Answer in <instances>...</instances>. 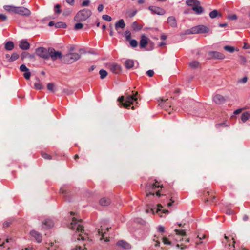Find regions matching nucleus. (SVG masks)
<instances>
[{
    "instance_id": "f257e3e1",
    "label": "nucleus",
    "mask_w": 250,
    "mask_h": 250,
    "mask_svg": "<svg viewBox=\"0 0 250 250\" xmlns=\"http://www.w3.org/2000/svg\"><path fill=\"white\" fill-rule=\"evenodd\" d=\"M82 222V220H77L74 217L73 218L72 221L71 223V229H76V235L77 236L78 240H83L84 241L86 239H88L87 234L84 233V229L83 226L81 224H78V222Z\"/></svg>"
},
{
    "instance_id": "f03ea898",
    "label": "nucleus",
    "mask_w": 250,
    "mask_h": 250,
    "mask_svg": "<svg viewBox=\"0 0 250 250\" xmlns=\"http://www.w3.org/2000/svg\"><path fill=\"white\" fill-rule=\"evenodd\" d=\"M163 188V185L157 181H155L153 184H148L146 186V197L151 195L154 196L155 194L160 196Z\"/></svg>"
},
{
    "instance_id": "7ed1b4c3",
    "label": "nucleus",
    "mask_w": 250,
    "mask_h": 250,
    "mask_svg": "<svg viewBox=\"0 0 250 250\" xmlns=\"http://www.w3.org/2000/svg\"><path fill=\"white\" fill-rule=\"evenodd\" d=\"M133 92V91L132 92ZM138 92L135 91L132 95H127L125 97L122 96L118 98V101L122 103L124 107L129 109V107L134 103L137 104Z\"/></svg>"
},
{
    "instance_id": "20e7f679",
    "label": "nucleus",
    "mask_w": 250,
    "mask_h": 250,
    "mask_svg": "<svg viewBox=\"0 0 250 250\" xmlns=\"http://www.w3.org/2000/svg\"><path fill=\"white\" fill-rule=\"evenodd\" d=\"M148 44L150 45L151 49L154 47V43L150 42L148 37L145 35H142L141 36L140 41V47L141 48H145Z\"/></svg>"
},
{
    "instance_id": "39448f33",
    "label": "nucleus",
    "mask_w": 250,
    "mask_h": 250,
    "mask_svg": "<svg viewBox=\"0 0 250 250\" xmlns=\"http://www.w3.org/2000/svg\"><path fill=\"white\" fill-rule=\"evenodd\" d=\"M216 192L213 190H205L203 192V197L206 201H213L216 198Z\"/></svg>"
},
{
    "instance_id": "423d86ee",
    "label": "nucleus",
    "mask_w": 250,
    "mask_h": 250,
    "mask_svg": "<svg viewBox=\"0 0 250 250\" xmlns=\"http://www.w3.org/2000/svg\"><path fill=\"white\" fill-rule=\"evenodd\" d=\"M208 31V28L202 25L194 26L191 29V32L193 34L205 33Z\"/></svg>"
},
{
    "instance_id": "0eeeda50",
    "label": "nucleus",
    "mask_w": 250,
    "mask_h": 250,
    "mask_svg": "<svg viewBox=\"0 0 250 250\" xmlns=\"http://www.w3.org/2000/svg\"><path fill=\"white\" fill-rule=\"evenodd\" d=\"M36 53L40 57L44 59H47L49 57V52L44 48L40 47L37 48L36 50Z\"/></svg>"
},
{
    "instance_id": "6e6552de",
    "label": "nucleus",
    "mask_w": 250,
    "mask_h": 250,
    "mask_svg": "<svg viewBox=\"0 0 250 250\" xmlns=\"http://www.w3.org/2000/svg\"><path fill=\"white\" fill-rule=\"evenodd\" d=\"M148 9L151 11V13L153 14L163 15L166 13V11L164 9L158 6H151L148 7Z\"/></svg>"
},
{
    "instance_id": "1a4fd4ad",
    "label": "nucleus",
    "mask_w": 250,
    "mask_h": 250,
    "mask_svg": "<svg viewBox=\"0 0 250 250\" xmlns=\"http://www.w3.org/2000/svg\"><path fill=\"white\" fill-rule=\"evenodd\" d=\"M108 68L114 74H120L122 71V68L121 66L115 63L109 64Z\"/></svg>"
},
{
    "instance_id": "9d476101",
    "label": "nucleus",
    "mask_w": 250,
    "mask_h": 250,
    "mask_svg": "<svg viewBox=\"0 0 250 250\" xmlns=\"http://www.w3.org/2000/svg\"><path fill=\"white\" fill-rule=\"evenodd\" d=\"M16 14L22 16H29L30 14V11L25 7H17Z\"/></svg>"
},
{
    "instance_id": "9b49d317",
    "label": "nucleus",
    "mask_w": 250,
    "mask_h": 250,
    "mask_svg": "<svg viewBox=\"0 0 250 250\" xmlns=\"http://www.w3.org/2000/svg\"><path fill=\"white\" fill-rule=\"evenodd\" d=\"M49 56L53 60H56L57 58H61L62 54L60 52L56 51L54 49H51L49 52Z\"/></svg>"
},
{
    "instance_id": "f8f14e48",
    "label": "nucleus",
    "mask_w": 250,
    "mask_h": 250,
    "mask_svg": "<svg viewBox=\"0 0 250 250\" xmlns=\"http://www.w3.org/2000/svg\"><path fill=\"white\" fill-rule=\"evenodd\" d=\"M30 235L32 238L36 240L38 242H41L42 239V236L38 232L33 230L30 232Z\"/></svg>"
},
{
    "instance_id": "ddd939ff",
    "label": "nucleus",
    "mask_w": 250,
    "mask_h": 250,
    "mask_svg": "<svg viewBox=\"0 0 250 250\" xmlns=\"http://www.w3.org/2000/svg\"><path fill=\"white\" fill-rule=\"evenodd\" d=\"M192 9L198 14H200L203 12V8L200 6V3L198 1L196 2V4L192 7Z\"/></svg>"
},
{
    "instance_id": "4468645a",
    "label": "nucleus",
    "mask_w": 250,
    "mask_h": 250,
    "mask_svg": "<svg viewBox=\"0 0 250 250\" xmlns=\"http://www.w3.org/2000/svg\"><path fill=\"white\" fill-rule=\"evenodd\" d=\"M162 208L163 207L161 204H159L157 205V208L155 211V213L160 217L162 216L163 214H165L168 212L167 210L162 209Z\"/></svg>"
},
{
    "instance_id": "2eb2a0df",
    "label": "nucleus",
    "mask_w": 250,
    "mask_h": 250,
    "mask_svg": "<svg viewBox=\"0 0 250 250\" xmlns=\"http://www.w3.org/2000/svg\"><path fill=\"white\" fill-rule=\"evenodd\" d=\"M20 48L22 50H27L29 48L30 44L26 40H22L19 44Z\"/></svg>"
},
{
    "instance_id": "dca6fc26",
    "label": "nucleus",
    "mask_w": 250,
    "mask_h": 250,
    "mask_svg": "<svg viewBox=\"0 0 250 250\" xmlns=\"http://www.w3.org/2000/svg\"><path fill=\"white\" fill-rule=\"evenodd\" d=\"M167 22L171 27H174L177 25V21L175 18L173 16L169 17L167 19Z\"/></svg>"
},
{
    "instance_id": "f3484780",
    "label": "nucleus",
    "mask_w": 250,
    "mask_h": 250,
    "mask_svg": "<svg viewBox=\"0 0 250 250\" xmlns=\"http://www.w3.org/2000/svg\"><path fill=\"white\" fill-rule=\"evenodd\" d=\"M125 26V23L123 19L117 21L115 24V29L118 30L119 28L124 29Z\"/></svg>"
},
{
    "instance_id": "a211bd4d",
    "label": "nucleus",
    "mask_w": 250,
    "mask_h": 250,
    "mask_svg": "<svg viewBox=\"0 0 250 250\" xmlns=\"http://www.w3.org/2000/svg\"><path fill=\"white\" fill-rule=\"evenodd\" d=\"M68 59V62H71L75 60H77L79 59L80 56L77 53H71L68 55L67 56Z\"/></svg>"
},
{
    "instance_id": "6ab92c4d",
    "label": "nucleus",
    "mask_w": 250,
    "mask_h": 250,
    "mask_svg": "<svg viewBox=\"0 0 250 250\" xmlns=\"http://www.w3.org/2000/svg\"><path fill=\"white\" fill-rule=\"evenodd\" d=\"M17 7L13 6V5H5L4 6V9L6 11L11 13H16Z\"/></svg>"
},
{
    "instance_id": "aec40b11",
    "label": "nucleus",
    "mask_w": 250,
    "mask_h": 250,
    "mask_svg": "<svg viewBox=\"0 0 250 250\" xmlns=\"http://www.w3.org/2000/svg\"><path fill=\"white\" fill-rule=\"evenodd\" d=\"M213 101L215 103L220 104L225 101V99L220 95H216L214 97Z\"/></svg>"
},
{
    "instance_id": "412c9836",
    "label": "nucleus",
    "mask_w": 250,
    "mask_h": 250,
    "mask_svg": "<svg viewBox=\"0 0 250 250\" xmlns=\"http://www.w3.org/2000/svg\"><path fill=\"white\" fill-rule=\"evenodd\" d=\"M143 27V24L137 21L134 22L132 24V28L133 30L138 31L141 30Z\"/></svg>"
},
{
    "instance_id": "4be33fe9",
    "label": "nucleus",
    "mask_w": 250,
    "mask_h": 250,
    "mask_svg": "<svg viewBox=\"0 0 250 250\" xmlns=\"http://www.w3.org/2000/svg\"><path fill=\"white\" fill-rule=\"evenodd\" d=\"M197 238L200 240H207L208 238V235L206 233L203 231H200L198 233Z\"/></svg>"
},
{
    "instance_id": "5701e85b",
    "label": "nucleus",
    "mask_w": 250,
    "mask_h": 250,
    "mask_svg": "<svg viewBox=\"0 0 250 250\" xmlns=\"http://www.w3.org/2000/svg\"><path fill=\"white\" fill-rule=\"evenodd\" d=\"M134 61L132 60H127L125 63V67L128 69L132 68L134 66Z\"/></svg>"
},
{
    "instance_id": "b1692460",
    "label": "nucleus",
    "mask_w": 250,
    "mask_h": 250,
    "mask_svg": "<svg viewBox=\"0 0 250 250\" xmlns=\"http://www.w3.org/2000/svg\"><path fill=\"white\" fill-rule=\"evenodd\" d=\"M212 54V56L215 58L223 59L225 58V55L223 54L218 52H213Z\"/></svg>"
},
{
    "instance_id": "393cba45",
    "label": "nucleus",
    "mask_w": 250,
    "mask_h": 250,
    "mask_svg": "<svg viewBox=\"0 0 250 250\" xmlns=\"http://www.w3.org/2000/svg\"><path fill=\"white\" fill-rule=\"evenodd\" d=\"M110 203V200L108 198H102L100 201V204L101 205L105 206L108 205Z\"/></svg>"
},
{
    "instance_id": "a878e982",
    "label": "nucleus",
    "mask_w": 250,
    "mask_h": 250,
    "mask_svg": "<svg viewBox=\"0 0 250 250\" xmlns=\"http://www.w3.org/2000/svg\"><path fill=\"white\" fill-rule=\"evenodd\" d=\"M250 118V113L246 112L242 114L241 116V120L243 122H245Z\"/></svg>"
},
{
    "instance_id": "bb28decb",
    "label": "nucleus",
    "mask_w": 250,
    "mask_h": 250,
    "mask_svg": "<svg viewBox=\"0 0 250 250\" xmlns=\"http://www.w3.org/2000/svg\"><path fill=\"white\" fill-rule=\"evenodd\" d=\"M5 48L7 50H12L14 48V43L12 42H8L5 43Z\"/></svg>"
},
{
    "instance_id": "cd10ccee",
    "label": "nucleus",
    "mask_w": 250,
    "mask_h": 250,
    "mask_svg": "<svg viewBox=\"0 0 250 250\" xmlns=\"http://www.w3.org/2000/svg\"><path fill=\"white\" fill-rule=\"evenodd\" d=\"M19 57L18 54L16 53H13L8 59V62H12L17 60Z\"/></svg>"
},
{
    "instance_id": "c85d7f7f",
    "label": "nucleus",
    "mask_w": 250,
    "mask_h": 250,
    "mask_svg": "<svg viewBox=\"0 0 250 250\" xmlns=\"http://www.w3.org/2000/svg\"><path fill=\"white\" fill-rule=\"evenodd\" d=\"M175 233L177 235H180L181 236H184L186 235V232L184 229H177L175 230Z\"/></svg>"
},
{
    "instance_id": "c756f323",
    "label": "nucleus",
    "mask_w": 250,
    "mask_h": 250,
    "mask_svg": "<svg viewBox=\"0 0 250 250\" xmlns=\"http://www.w3.org/2000/svg\"><path fill=\"white\" fill-rule=\"evenodd\" d=\"M218 15L221 16V14H219L218 11L216 10H214L209 13L210 17L212 19L216 18Z\"/></svg>"
},
{
    "instance_id": "7c9ffc66",
    "label": "nucleus",
    "mask_w": 250,
    "mask_h": 250,
    "mask_svg": "<svg viewBox=\"0 0 250 250\" xmlns=\"http://www.w3.org/2000/svg\"><path fill=\"white\" fill-rule=\"evenodd\" d=\"M125 37L126 41H129L131 38V33L130 31L126 30L125 32Z\"/></svg>"
},
{
    "instance_id": "2f4dec72",
    "label": "nucleus",
    "mask_w": 250,
    "mask_h": 250,
    "mask_svg": "<svg viewBox=\"0 0 250 250\" xmlns=\"http://www.w3.org/2000/svg\"><path fill=\"white\" fill-rule=\"evenodd\" d=\"M117 245L119 246L124 247L125 248H126L127 247L128 245V244L127 243H126L125 241H118L117 242Z\"/></svg>"
},
{
    "instance_id": "473e14b6",
    "label": "nucleus",
    "mask_w": 250,
    "mask_h": 250,
    "mask_svg": "<svg viewBox=\"0 0 250 250\" xmlns=\"http://www.w3.org/2000/svg\"><path fill=\"white\" fill-rule=\"evenodd\" d=\"M54 11L55 13L59 14L61 13V5L60 4H56L54 6Z\"/></svg>"
},
{
    "instance_id": "72a5a7b5",
    "label": "nucleus",
    "mask_w": 250,
    "mask_h": 250,
    "mask_svg": "<svg viewBox=\"0 0 250 250\" xmlns=\"http://www.w3.org/2000/svg\"><path fill=\"white\" fill-rule=\"evenodd\" d=\"M99 74L100 75V77L101 79L104 78L107 75V72L103 69H102L100 71Z\"/></svg>"
},
{
    "instance_id": "f704fd0d",
    "label": "nucleus",
    "mask_w": 250,
    "mask_h": 250,
    "mask_svg": "<svg viewBox=\"0 0 250 250\" xmlns=\"http://www.w3.org/2000/svg\"><path fill=\"white\" fill-rule=\"evenodd\" d=\"M55 25L57 28H65L66 27V24L62 22H57Z\"/></svg>"
},
{
    "instance_id": "c9c22d12",
    "label": "nucleus",
    "mask_w": 250,
    "mask_h": 250,
    "mask_svg": "<svg viewBox=\"0 0 250 250\" xmlns=\"http://www.w3.org/2000/svg\"><path fill=\"white\" fill-rule=\"evenodd\" d=\"M129 41V44L132 47H136L138 45V42L135 40H130Z\"/></svg>"
},
{
    "instance_id": "e433bc0d",
    "label": "nucleus",
    "mask_w": 250,
    "mask_h": 250,
    "mask_svg": "<svg viewBox=\"0 0 250 250\" xmlns=\"http://www.w3.org/2000/svg\"><path fill=\"white\" fill-rule=\"evenodd\" d=\"M224 49L229 52H233L235 50V48L233 46H225L224 47Z\"/></svg>"
},
{
    "instance_id": "4c0bfd02",
    "label": "nucleus",
    "mask_w": 250,
    "mask_h": 250,
    "mask_svg": "<svg viewBox=\"0 0 250 250\" xmlns=\"http://www.w3.org/2000/svg\"><path fill=\"white\" fill-rule=\"evenodd\" d=\"M162 242L165 245H170L171 244V242L166 237H164L162 239Z\"/></svg>"
},
{
    "instance_id": "58836bf2",
    "label": "nucleus",
    "mask_w": 250,
    "mask_h": 250,
    "mask_svg": "<svg viewBox=\"0 0 250 250\" xmlns=\"http://www.w3.org/2000/svg\"><path fill=\"white\" fill-rule=\"evenodd\" d=\"M153 242H154L153 245L154 246H155V247L159 246L160 243V241H159L158 237H156V235L154 236V239H153Z\"/></svg>"
},
{
    "instance_id": "ea45409f",
    "label": "nucleus",
    "mask_w": 250,
    "mask_h": 250,
    "mask_svg": "<svg viewBox=\"0 0 250 250\" xmlns=\"http://www.w3.org/2000/svg\"><path fill=\"white\" fill-rule=\"evenodd\" d=\"M197 1V0H188L186 1V3L188 6L193 7L196 4Z\"/></svg>"
},
{
    "instance_id": "a19ab883",
    "label": "nucleus",
    "mask_w": 250,
    "mask_h": 250,
    "mask_svg": "<svg viewBox=\"0 0 250 250\" xmlns=\"http://www.w3.org/2000/svg\"><path fill=\"white\" fill-rule=\"evenodd\" d=\"M41 155H42V156L45 159L49 160V159H52L51 156L45 152H42Z\"/></svg>"
},
{
    "instance_id": "79ce46f5",
    "label": "nucleus",
    "mask_w": 250,
    "mask_h": 250,
    "mask_svg": "<svg viewBox=\"0 0 250 250\" xmlns=\"http://www.w3.org/2000/svg\"><path fill=\"white\" fill-rule=\"evenodd\" d=\"M83 248H82L81 246H76L75 249H73L72 250H86V248L85 247V243H83Z\"/></svg>"
},
{
    "instance_id": "37998d69",
    "label": "nucleus",
    "mask_w": 250,
    "mask_h": 250,
    "mask_svg": "<svg viewBox=\"0 0 250 250\" xmlns=\"http://www.w3.org/2000/svg\"><path fill=\"white\" fill-rule=\"evenodd\" d=\"M102 18L106 21H110L112 20V18L110 16H108V15H104L102 16Z\"/></svg>"
},
{
    "instance_id": "c03bdc74",
    "label": "nucleus",
    "mask_w": 250,
    "mask_h": 250,
    "mask_svg": "<svg viewBox=\"0 0 250 250\" xmlns=\"http://www.w3.org/2000/svg\"><path fill=\"white\" fill-rule=\"evenodd\" d=\"M24 78L27 79L29 80L30 78L31 73L29 72V70L25 72V73L23 74Z\"/></svg>"
},
{
    "instance_id": "a18cd8bd",
    "label": "nucleus",
    "mask_w": 250,
    "mask_h": 250,
    "mask_svg": "<svg viewBox=\"0 0 250 250\" xmlns=\"http://www.w3.org/2000/svg\"><path fill=\"white\" fill-rule=\"evenodd\" d=\"M20 69L22 72H26L29 70L24 64L21 65Z\"/></svg>"
},
{
    "instance_id": "49530a36",
    "label": "nucleus",
    "mask_w": 250,
    "mask_h": 250,
    "mask_svg": "<svg viewBox=\"0 0 250 250\" xmlns=\"http://www.w3.org/2000/svg\"><path fill=\"white\" fill-rule=\"evenodd\" d=\"M87 14H88V11L85 10H83L80 11L78 13V15H81V16H83L85 14H86L87 15Z\"/></svg>"
},
{
    "instance_id": "de8ad7c7",
    "label": "nucleus",
    "mask_w": 250,
    "mask_h": 250,
    "mask_svg": "<svg viewBox=\"0 0 250 250\" xmlns=\"http://www.w3.org/2000/svg\"><path fill=\"white\" fill-rule=\"evenodd\" d=\"M34 86L35 88L38 90L41 89L42 87V85L40 83H35Z\"/></svg>"
},
{
    "instance_id": "09e8293b",
    "label": "nucleus",
    "mask_w": 250,
    "mask_h": 250,
    "mask_svg": "<svg viewBox=\"0 0 250 250\" xmlns=\"http://www.w3.org/2000/svg\"><path fill=\"white\" fill-rule=\"evenodd\" d=\"M47 87L49 90H50L51 91H53L54 85L53 83H48L47 84Z\"/></svg>"
},
{
    "instance_id": "8fccbe9b",
    "label": "nucleus",
    "mask_w": 250,
    "mask_h": 250,
    "mask_svg": "<svg viewBox=\"0 0 250 250\" xmlns=\"http://www.w3.org/2000/svg\"><path fill=\"white\" fill-rule=\"evenodd\" d=\"M83 25L82 23H78L76 24L75 29L77 30L81 29L83 28Z\"/></svg>"
},
{
    "instance_id": "3c124183",
    "label": "nucleus",
    "mask_w": 250,
    "mask_h": 250,
    "mask_svg": "<svg viewBox=\"0 0 250 250\" xmlns=\"http://www.w3.org/2000/svg\"><path fill=\"white\" fill-rule=\"evenodd\" d=\"M90 1L88 0H84L83 1L82 3V6H87L89 5Z\"/></svg>"
},
{
    "instance_id": "603ef678",
    "label": "nucleus",
    "mask_w": 250,
    "mask_h": 250,
    "mask_svg": "<svg viewBox=\"0 0 250 250\" xmlns=\"http://www.w3.org/2000/svg\"><path fill=\"white\" fill-rule=\"evenodd\" d=\"M44 224L45 225H47L49 227L53 226L52 222L49 220H45L44 222Z\"/></svg>"
},
{
    "instance_id": "864d4df0",
    "label": "nucleus",
    "mask_w": 250,
    "mask_h": 250,
    "mask_svg": "<svg viewBox=\"0 0 250 250\" xmlns=\"http://www.w3.org/2000/svg\"><path fill=\"white\" fill-rule=\"evenodd\" d=\"M146 74L149 77H152L154 75V73L153 70H149L146 72Z\"/></svg>"
},
{
    "instance_id": "5fc2aeb1",
    "label": "nucleus",
    "mask_w": 250,
    "mask_h": 250,
    "mask_svg": "<svg viewBox=\"0 0 250 250\" xmlns=\"http://www.w3.org/2000/svg\"><path fill=\"white\" fill-rule=\"evenodd\" d=\"M157 229L158 231L161 233H164L165 231V228L163 226H159Z\"/></svg>"
},
{
    "instance_id": "6e6d98bb",
    "label": "nucleus",
    "mask_w": 250,
    "mask_h": 250,
    "mask_svg": "<svg viewBox=\"0 0 250 250\" xmlns=\"http://www.w3.org/2000/svg\"><path fill=\"white\" fill-rule=\"evenodd\" d=\"M243 48L245 49H250V45L249 44H248V43H247V42H244V43Z\"/></svg>"
},
{
    "instance_id": "4d7b16f0",
    "label": "nucleus",
    "mask_w": 250,
    "mask_h": 250,
    "mask_svg": "<svg viewBox=\"0 0 250 250\" xmlns=\"http://www.w3.org/2000/svg\"><path fill=\"white\" fill-rule=\"evenodd\" d=\"M6 16L3 14H0V20L1 21H5L6 19Z\"/></svg>"
},
{
    "instance_id": "13d9d810",
    "label": "nucleus",
    "mask_w": 250,
    "mask_h": 250,
    "mask_svg": "<svg viewBox=\"0 0 250 250\" xmlns=\"http://www.w3.org/2000/svg\"><path fill=\"white\" fill-rule=\"evenodd\" d=\"M103 8H104V6L102 4H100L99 5V6L98 7V10L99 11V12H101L103 11Z\"/></svg>"
},
{
    "instance_id": "bf43d9fd",
    "label": "nucleus",
    "mask_w": 250,
    "mask_h": 250,
    "mask_svg": "<svg viewBox=\"0 0 250 250\" xmlns=\"http://www.w3.org/2000/svg\"><path fill=\"white\" fill-rule=\"evenodd\" d=\"M170 202L167 204V207H170L172 205V203L174 202V201L172 199V197L170 199Z\"/></svg>"
},
{
    "instance_id": "052dcab7",
    "label": "nucleus",
    "mask_w": 250,
    "mask_h": 250,
    "mask_svg": "<svg viewBox=\"0 0 250 250\" xmlns=\"http://www.w3.org/2000/svg\"><path fill=\"white\" fill-rule=\"evenodd\" d=\"M229 18L231 20H235L237 19V16L235 15H232L229 16Z\"/></svg>"
},
{
    "instance_id": "680f3d73",
    "label": "nucleus",
    "mask_w": 250,
    "mask_h": 250,
    "mask_svg": "<svg viewBox=\"0 0 250 250\" xmlns=\"http://www.w3.org/2000/svg\"><path fill=\"white\" fill-rule=\"evenodd\" d=\"M167 39V35H166L165 34H163L161 36V39L163 41H165V40H166Z\"/></svg>"
},
{
    "instance_id": "e2e57ef3",
    "label": "nucleus",
    "mask_w": 250,
    "mask_h": 250,
    "mask_svg": "<svg viewBox=\"0 0 250 250\" xmlns=\"http://www.w3.org/2000/svg\"><path fill=\"white\" fill-rule=\"evenodd\" d=\"M242 111V109H237L234 112V114H239Z\"/></svg>"
},
{
    "instance_id": "0e129e2a",
    "label": "nucleus",
    "mask_w": 250,
    "mask_h": 250,
    "mask_svg": "<svg viewBox=\"0 0 250 250\" xmlns=\"http://www.w3.org/2000/svg\"><path fill=\"white\" fill-rule=\"evenodd\" d=\"M241 81L242 83H246V82H247V77H245L243 78L241 80V81Z\"/></svg>"
},
{
    "instance_id": "69168bd1",
    "label": "nucleus",
    "mask_w": 250,
    "mask_h": 250,
    "mask_svg": "<svg viewBox=\"0 0 250 250\" xmlns=\"http://www.w3.org/2000/svg\"><path fill=\"white\" fill-rule=\"evenodd\" d=\"M66 2L69 4L73 5L74 2V0H66Z\"/></svg>"
},
{
    "instance_id": "338daca9",
    "label": "nucleus",
    "mask_w": 250,
    "mask_h": 250,
    "mask_svg": "<svg viewBox=\"0 0 250 250\" xmlns=\"http://www.w3.org/2000/svg\"><path fill=\"white\" fill-rule=\"evenodd\" d=\"M229 238H231V239L232 240H233V239L231 237H228L226 235H225V239H226V243H228V239H229Z\"/></svg>"
},
{
    "instance_id": "774afa93",
    "label": "nucleus",
    "mask_w": 250,
    "mask_h": 250,
    "mask_svg": "<svg viewBox=\"0 0 250 250\" xmlns=\"http://www.w3.org/2000/svg\"><path fill=\"white\" fill-rule=\"evenodd\" d=\"M190 65L192 67H196L197 66H198V63L197 62H194L191 63Z\"/></svg>"
}]
</instances>
